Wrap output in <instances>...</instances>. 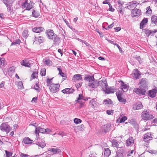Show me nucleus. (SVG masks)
<instances>
[{"instance_id":"19","label":"nucleus","mask_w":157,"mask_h":157,"mask_svg":"<svg viewBox=\"0 0 157 157\" xmlns=\"http://www.w3.org/2000/svg\"><path fill=\"white\" fill-rule=\"evenodd\" d=\"M157 92V90L155 89H154L149 91L148 95L150 97L153 98L155 96Z\"/></svg>"},{"instance_id":"16","label":"nucleus","mask_w":157,"mask_h":157,"mask_svg":"<svg viewBox=\"0 0 157 157\" xmlns=\"http://www.w3.org/2000/svg\"><path fill=\"white\" fill-rule=\"evenodd\" d=\"M33 141L27 137H25L23 139L22 142L26 144H31Z\"/></svg>"},{"instance_id":"25","label":"nucleus","mask_w":157,"mask_h":157,"mask_svg":"<svg viewBox=\"0 0 157 157\" xmlns=\"http://www.w3.org/2000/svg\"><path fill=\"white\" fill-rule=\"evenodd\" d=\"M54 40V44L55 45H58L60 41V39L59 37L56 34L55 35L53 38Z\"/></svg>"},{"instance_id":"41","label":"nucleus","mask_w":157,"mask_h":157,"mask_svg":"<svg viewBox=\"0 0 157 157\" xmlns=\"http://www.w3.org/2000/svg\"><path fill=\"white\" fill-rule=\"evenodd\" d=\"M43 62H44V63L47 65H50L51 64V63L52 62L49 59H46V60H43Z\"/></svg>"},{"instance_id":"13","label":"nucleus","mask_w":157,"mask_h":157,"mask_svg":"<svg viewBox=\"0 0 157 157\" xmlns=\"http://www.w3.org/2000/svg\"><path fill=\"white\" fill-rule=\"evenodd\" d=\"M84 79L87 81H89V82H90L94 81V78L93 75H85Z\"/></svg>"},{"instance_id":"20","label":"nucleus","mask_w":157,"mask_h":157,"mask_svg":"<svg viewBox=\"0 0 157 157\" xmlns=\"http://www.w3.org/2000/svg\"><path fill=\"white\" fill-rule=\"evenodd\" d=\"M141 75L140 73V71L137 69H135L133 73L132 76L135 78L137 79L139 78V77Z\"/></svg>"},{"instance_id":"21","label":"nucleus","mask_w":157,"mask_h":157,"mask_svg":"<svg viewBox=\"0 0 157 157\" xmlns=\"http://www.w3.org/2000/svg\"><path fill=\"white\" fill-rule=\"evenodd\" d=\"M134 143L133 138L132 137H129L128 140H126V145L129 146L132 145Z\"/></svg>"},{"instance_id":"5","label":"nucleus","mask_w":157,"mask_h":157,"mask_svg":"<svg viewBox=\"0 0 157 157\" xmlns=\"http://www.w3.org/2000/svg\"><path fill=\"white\" fill-rule=\"evenodd\" d=\"M59 87L60 85L59 84H52L50 86V90L53 93H56L59 90Z\"/></svg>"},{"instance_id":"54","label":"nucleus","mask_w":157,"mask_h":157,"mask_svg":"<svg viewBox=\"0 0 157 157\" xmlns=\"http://www.w3.org/2000/svg\"><path fill=\"white\" fill-rule=\"evenodd\" d=\"M135 59H136L138 60L139 63H142V60L140 56L136 57H135Z\"/></svg>"},{"instance_id":"12","label":"nucleus","mask_w":157,"mask_h":157,"mask_svg":"<svg viewBox=\"0 0 157 157\" xmlns=\"http://www.w3.org/2000/svg\"><path fill=\"white\" fill-rule=\"evenodd\" d=\"M111 125L109 123L105 125L101 128L102 132H104L105 133L109 132L110 130Z\"/></svg>"},{"instance_id":"42","label":"nucleus","mask_w":157,"mask_h":157,"mask_svg":"<svg viewBox=\"0 0 157 157\" xmlns=\"http://www.w3.org/2000/svg\"><path fill=\"white\" fill-rule=\"evenodd\" d=\"M74 121L76 124H78L81 123L82 120L79 119L75 118L74 119Z\"/></svg>"},{"instance_id":"14","label":"nucleus","mask_w":157,"mask_h":157,"mask_svg":"<svg viewBox=\"0 0 157 157\" xmlns=\"http://www.w3.org/2000/svg\"><path fill=\"white\" fill-rule=\"evenodd\" d=\"M72 80L73 82L82 81V75L79 74L75 75L73 76Z\"/></svg>"},{"instance_id":"26","label":"nucleus","mask_w":157,"mask_h":157,"mask_svg":"<svg viewBox=\"0 0 157 157\" xmlns=\"http://www.w3.org/2000/svg\"><path fill=\"white\" fill-rule=\"evenodd\" d=\"M88 86L92 88H95L98 87V82L94 80L92 82H89Z\"/></svg>"},{"instance_id":"35","label":"nucleus","mask_w":157,"mask_h":157,"mask_svg":"<svg viewBox=\"0 0 157 157\" xmlns=\"http://www.w3.org/2000/svg\"><path fill=\"white\" fill-rule=\"evenodd\" d=\"M103 104H104L105 105H106L107 104H111L112 103V101L110 99H108L107 100V99L104 100L103 101Z\"/></svg>"},{"instance_id":"22","label":"nucleus","mask_w":157,"mask_h":157,"mask_svg":"<svg viewBox=\"0 0 157 157\" xmlns=\"http://www.w3.org/2000/svg\"><path fill=\"white\" fill-rule=\"evenodd\" d=\"M32 30L34 32L40 33L44 31V29L42 27H35L32 29Z\"/></svg>"},{"instance_id":"8","label":"nucleus","mask_w":157,"mask_h":157,"mask_svg":"<svg viewBox=\"0 0 157 157\" xmlns=\"http://www.w3.org/2000/svg\"><path fill=\"white\" fill-rule=\"evenodd\" d=\"M47 34L48 38L51 40H53V37L56 34L54 33L52 30L49 29L47 30Z\"/></svg>"},{"instance_id":"37","label":"nucleus","mask_w":157,"mask_h":157,"mask_svg":"<svg viewBox=\"0 0 157 157\" xmlns=\"http://www.w3.org/2000/svg\"><path fill=\"white\" fill-rule=\"evenodd\" d=\"M21 42V41L19 39L13 41L11 45H14L16 44H19Z\"/></svg>"},{"instance_id":"49","label":"nucleus","mask_w":157,"mask_h":157,"mask_svg":"<svg viewBox=\"0 0 157 157\" xmlns=\"http://www.w3.org/2000/svg\"><path fill=\"white\" fill-rule=\"evenodd\" d=\"M46 73V69L44 68L41 71L40 74L42 76H45Z\"/></svg>"},{"instance_id":"50","label":"nucleus","mask_w":157,"mask_h":157,"mask_svg":"<svg viewBox=\"0 0 157 157\" xmlns=\"http://www.w3.org/2000/svg\"><path fill=\"white\" fill-rule=\"evenodd\" d=\"M84 97L83 96V95L82 94H80L79 95V97L77 98V100H75V101H78L81 99H83Z\"/></svg>"},{"instance_id":"58","label":"nucleus","mask_w":157,"mask_h":157,"mask_svg":"<svg viewBox=\"0 0 157 157\" xmlns=\"http://www.w3.org/2000/svg\"><path fill=\"white\" fill-rule=\"evenodd\" d=\"M53 78H52L51 79H49V78H48L46 82L47 84H50V85L51 84H52V82L51 81V80H52L53 79Z\"/></svg>"},{"instance_id":"2","label":"nucleus","mask_w":157,"mask_h":157,"mask_svg":"<svg viewBox=\"0 0 157 157\" xmlns=\"http://www.w3.org/2000/svg\"><path fill=\"white\" fill-rule=\"evenodd\" d=\"M142 118L144 120L148 121L154 118L153 115L149 113L147 110L144 111L141 114Z\"/></svg>"},{"instance_id":"46","label":"nucleus","mask_w":157,"mask_h":157,"mask_svg":"<svg viewBox=\"0 0 157 157\" xmlns=\"http://www.w3.org/2000/svg\"><path fill=\"white\" fill-rule=\"evenodd\" d=\"M146 10H147L146 13L147 14H151V13H152V10L151 9L150 6L147 7L146 8Z\"/></svg>"},{"instance_id":"60","label":"nucleus","mask_w":157,"mask_h":157,"mask_svg":"<svg viewBox=\"0 0 157 157\" xmlns=\"http://www.w3.org/2000/svg\"><path fill=\"white\" fill-rule=\"evenodd\" d=\"M69 27L70 29H71L74 32H75V33L77 32V31L75 28H73L72 26L70 25Z\"/></svg>"},{"instance_id":"61","label":"nucleus","mask_w":157,"mask_h":157,"mask_svg":"<svg viewBox=\"0 0 157 157\" xmlns=\"http://www.w3.org/2000/svg\"><path fill=\"white\" fill-rule=\"evenodd\" d=\"M114 23H113L112 24L108 26L107 28H105L106 30H108L109 29L112 28L113 26Z\"/></svg>"},{"instance_id":"39","label":"nucleus","mask_w":157,"mask_h":157,"mask_svg":"<svg viewBox=\"0 0 157 157\" xmlns=\"http://www.w3.org/2000/svg\"><path fill=\"white\" fill-rule=\"evenodd\" d=\"M115 157H124V155L122 153L118 151L117 152Z\"/></svg>"},{"instance_id":"32","label":"nucleus","mask_w":157,"mask_h":157,"mask_svg":"<svg viewBox=\"0 0 157 157\" xmlns=\"http://www.w3.org/2000/svg\"><path fill=\"white\" fill-rule=\"evenodd\" d=\"M151 23L157 25V16H153L151 17Z\"/></svg>"},{"instance_id":"7","label":"nucleus","mask_w":157,"mask_h":157,"mask_svg":"<svg viewBox=\"0 0 157 157\" xmlns=\"http://www.w3.org/2000/svg\"><path fill=\"white\" fill-rule=\"evenodd\" d=\"M116 94L117 96V98L120 102L125 103L126 102V99L122 97V94L121 93L120 91H118L116 93Z\"/></svg>"},{"instance_id":"30","label":"nucleus","mask_w":157,"mask_h":157,"mask_svg":"<svg viewBox=\"0 0 157 157\" xmlns=\"http://www.w3.org/2000/svg\"><path fill=\"white\" fill-rule=\"evenodd\" d=\"M35 41H38L39 44H40L44 41V38L41 36H39L38 37H35Z\"/></svg>"},{"instance_id":"51","label":"nucleus","mask_w":157,"mask_h":157,"mask_svg":"<svg viewBox=\"0 0 157 157\" xmlns=\"http://www.w3.org/2000/svg\"><path fill=\"white\" fill-rule=\"evenodd\" d=\"M134 152V150H133L128 151L127 155V156L129 157L131 156V155L133 154Z\"/></svg>"},{"instance_id":"34","label":"nucleus","mask_w":157,"mask_h":157,"mask_svg":"<svg viewBox=\"0 0 157 157\" xmlns=\"http://www.w3.org/2000/svg\"><path fill=\"white\" fill-rule=\"evenodd\" d=\"M21 64L24 66L28 67H29V66L30 65L29 63L28 62V61L27 60H23Z\"/></svg>"},{"instance_id":"47","label":"nucleus","mask_w":157,"mask_h":157,"mask_svg":"<svg viewBox=\"0 0 157 157\" xmlns=\"http://www.w3.org/2000/svg\"><path fill=\"white\" fill-rule=\"evenodd\" d=\"M127 119V117L126 116L123 117L120 119V123H123Z\"/></svg>"},{"instance_id":"53","label":"nucleus","mask_w":157,"mask_h":157,"mask_svg":"<svg viewBox=\"0 0 157 157\" xmlns=\"http://www.w3.org/2000/svg\"><path fill=\"white\" fill-rule=\"evenodd\" d=\"M75 102H78V103H79L80 104V106H79V107L81 108L83 107L84 105V102H82V101H75Z\"/></svg>"},{"instance_id":"18","label":"nucleus","mask_w":157,"mask_h":157,"mask_svg":"<svg viewBox=\"0 0 157 157\" xmlns=\"http://www.w3.org/2000/svg\"><path fill=\"white\" fill-rule=\"evenodd\" d=\"M75 90L71 88H66L62 90V92L64 94H69L72 93Z\"/></svg>"},{"instance_id":"1","label":"nucleus","mask_w":157,"mask_h":157,"mask_svg":"<svg viewBox=\"0 0 157 157\" xmlns=\"http://www.w3.org/2000/svg\"><path fill=\"white\" fill-rule=\"evenodd\" d=\"M148 81L147 79L145 78H143L139 80V87L147 90L148 89Z\"/></svg>"},{"instance_id":"36","label":"nucleus","mask_w":157,"mask_h":157,"mask_svg":"<svg viewBox=\"0 0 157 157\" xmlns=\"http://www.w3.org/2000/svg\"><path fill=\"white\" fill-rule=\"evenodd\" d=\"M39 13L37 12H36L35 10H33L32 12V15L33 17H37L39 16Z\"/></svg>"},{"instance_id":"4","label":"nucleus","mask_w":157,"mask_h":157,"mask_svg":"<svg viewBox=\"0 0 157 157\" xmlns=\"http://www.w3.org/2000/svg\"><path fill=\"white\" fill-rule=\"evenodd\" d=\"M147 90L142 88L139 87V88H135L133 89V92L136 94L140 96L145 95Z\"/></svg>"},{"instance_id":"27","label":"nucleus","mask_w":157,"mask_h":157,"mask_svg":"<svg viewBox=\"0 0 157 157\" xmlns=\"http://www.w3.org/2000/svg\"><path fill=\"white\" fill-rule=\"evenodd\" d=\"M121 87L122 89V90L124 92L127 91L128 89V87L127 86V85L126 84H125L124 83L121 81Z\"/></svg>"},{"instance_id":"23","label":"nucleus","mask_w":157,"mask_h":157,"mask_svg":"<svg viewBox=\"0 0 157 157\" xmlns=\"http://www.w3.org/2000/svg\"><path fill=\"white\" fill-rule=\"evenodd\" d=\"M48 151L52 152L53 154H58L61 152V150L59 148H49Z\"/></svg>"},{"instance_id":"10","label":"nucleus","mask_w":157,"mask_h":157,"mask_svg":"<svg viewBox=\"0 0 157 157\" xmlns=\"http://www.w3.org/2000/svg\"><path fill=\"white\" fill-rule=\"evenodd\" d=\"M138 4V3L136 1H134L129 3L127 8L128 9L132 10L133 9V8H135Z\"/></svg>"},{"instance_id":"55","label":"nucleus","mask_w":157,"mask_h":157,"mask_svg":"<svg viewBox=\"0 0 157 157\" xmlns=\"http://www.w3.org/2000/svg\"><path fill=\"white\" fill-rule=\"evenodd\" d=\"M109 11H111V12H114L115 10L113 8H112V6L111 5V4L110 3H109Z\"/></svg>"},{"instance_id":"38","label":"nucleus","mask_w":157,"mask_h":157,"mask_svg":"<svg viewBox=\"0 0 157 157\" xmlns=\"http://www.w3.org/2000/svg\"><path fill=\"white\" fill-rule=\"evenodd\" d=\"M143 106L142 103L141 102H140L137 104L136 109H140L142 108Z\"/></svg>"},{"instance_id":"48","label":"nucleus","mask_w":157,"mask_h":157,"mask_svg":"<svg viewBox=\"0 0 157 157\" xmlns=\"http://www.w3.org/2000/svg\"><path fill=\"white\" fill-rule=\"evenodd\" d=\"M28 33V31L27 30H24L22 33V35L24 37H26Z\"/></svg>"},{"instance_id":"24","label":"nucleus","mask_w":157,"mask_h":157,"mask_svg":"<svg viewBox=\"0 0 157 157\" xmlns=\"http://www.w3.org/2000/svg\"><path fill=\"white\" fill-rule=\"evenodd\" d=\"M103 91L107 94L110 93H113L114 92L113 89L111 87L105 88Z\"/></svg>"},{"instance_id":"9","label":"nucleus","mask_w":157,"mask_h":157,"mask_svg":"<svg viewBox=\"0 0 157 157\" xmlns=\"http://www.w3.org/2000/svg\"><path fill=\"white\" fill-rule=\"evenodd\" d=\"M98 86H100L102 88V90L103 91L105 89V88L107 87L108 86V84L106 81L104 82L102 81H100L98 82Z\"/></svg>"},{"instance_id":"57","label":"nucleus","mask_w":157,"mask_h":157,"mask_svg":"<svg viewBox=\"0 0 157 157\" xmlns=\"http://www.w3.org/2000/svg\"><path fill=\"white\" fill-rule=\"evenodd\" d=\"M113 110H107L106 111L108 115H111L113 114Z\"/></svg>"},{"instance_id":"11","label":"nucleus","mask_w":157,"mask_h":157,"mask_svg":"<svg viewBox=\"0 0 157 157\" xmlns=\"http://www.w3.org/2000/svg\"><path fill=\"white\" fill-rule=\"evenodd\" d=\"M35 132L36 135V136H38L39 133H45L44 128H42L40 126L38 127L35 128Z\"/></svg>"},{"instance_id":"17","label":"nucleus","mask_w":157,"mask_h":157,"mask_svg":"<svg viewBox=\"0 0 157 157\" xmlns=\"http://www.w3.org/2000/svg\"><path fill=\"white\" fill-rule=\"evenodd\" d=\"M141 13V10L137 9H132V15L133 17H136L139 16Z\"/></svg>"},{"instance_id":"15","label":"nucleus","mask_w":157,"mask_h":157,"mask_svg":"<svg viewBox=\"0 0 157 157\" xmlns=\"http://www.w3.org/2000/svg\"><path fill=\"white\" fill-rule=\"evenodd\" d=\"M152 138V137L151 136V133L148 132L144 135L143 140L144 141L147 142L150 140V139Z\"/></svg>"},{"instance_id":"31","label":"nucleus","mask_w":157,"mask_h":157,"mask_svg":"<svg viewBox=\"0 0 157 157\" xmlns=\"http://www.w3.org/2000/svg\"><path fill=\"white\" fill-rule=\"evenodd\" d=\"M111 142L112 143V145L113 147H119V144L118 143V142L117 141V140L113 139L112 140Z\"/></svg>"},{"instance_id":"62","label":"nucleus","mask_w":157,"mask_h":157,"mask_svg":"<svg viewBox=\"0 0 157 157\" xmlns=\"http://www.w3.org/2000/svg\"><path fill=\"white\" fill-rule=\"evenodd\" d=\"M18 86H19L20 88H21L23 86V85L22 84V83L21 82H20L18 83Z\"/></svg>"},{"instance_id":"6","label":"nucleus","mask_w":157,"mask_h":157,"mask_svg":"<svg viewBox=\"0 0 157 157\" xmlns=\"http://www.w3.org/2000/svg\"><path fill=\"white\" fill-rule=\"evenodd\" d=\"M33 2H30V3H29L28 2V0H26L25 2L22 3L21 6L23 8L26 7L25 10H29L33 8L32 3Z\"/></svg>"},{"instance_id":"3","label":"nucleus","mask_w":157,"mask_h":157,"mask_svg":"<svg viewBox=\"0 0 157 157\" xmlns=\"http://www.w3.org/2000/svg\"><path fill=\"white\" fill-rule=\"evenodd\" d=\"M1 130L3 132H5L8 133L10 131L12 130V128L10 127L7 123H2L0 126Z\"/></svg>"},{"instance_id":"63","label":"nucleus","mask_w":157,"mask_h":157,"mask_svg":"<svg viewBox=\"0 0 157 157\" xmlns=\"http://www.w3.org/2000/svg\"><path fill=\"white\" fill-rule=\"evenodd\" d=\"M63 20L65 22V23L66 24L67 26L68 27H69L70 26V25L69 23L68 22V21L66 20L65 19H64L63 18Z\"/></svg>"},{"instance_id":"40","label":"nucleus","mask_w":157,"mask_h":157,"mask_svg":"<svg viewBox=\"0 0 157 157\" xmlns=\"http://www.w3.org/2000/svg\"><path fill=\"white\" fill-rule=\"evenodd\" d=\"M5 60L4 58H0V65H1L2 67L4 66L5 65Z\"/></svg>"},{"instance_id":"43","label":"nucleus","mask_w":157,"mask_h":157,"mask_svg":"<svg viewBox=\"0 0 157 157\" xmlns=\"http://www.w3.org/2000/svg\"><path fill=\"white\" fill-rule=\"evenodd\" d=\"M37 75L38 73L37 71H34L31 75V77L33 79H34L37 77Z\"/></svg>"},{"instance_id":"44","label":"nucleus","mask_w":157,"mask_h":157,"mask_svg":"<svg viewBox=\"0 0 157 157\" xmlns=\"http://www.w3.org/2000/svg\"><path fill=\"white\" fill-rule=\"evenodd\" d=\"M145 33L146 34V36H149L151 34H152V31L149 30H147L145 32Z\"/></svg>"},{"instance_id":"28","label":"nucleus","mask_w":157,"mask_h":157,"mask_svg":"<svg viewBox=\"0 0 157 157\" xmlns=\"http://www.w3.org/2000/svg\"><path fill=\"white\" fill-rule=\"evenodd\" d=\"M148 19L147 18H144L140 24V28L142 29L145 24L147 22Z\"/></svg>"},{"instance_id":"29","label":"nucleus","mask_w":157,"mask_h":157,"mask_svg":"<svg viewBox=\"0 0 157 157\" xmlns=\"http://www.w3.org/2000/svg\"><path fill=\"white\" fill-rule=\"evenodd\" d=\"M104 155L105 157H108L111 154V151L109 148H105L104 149Z\"/></svg>"},{"instance_id":"64","label":"nucleus","mask_w":157,"mask_h":157,"mask_svg":"<svg viewBox=\"0 0 157 157\" xmlns=\"http://www.w3.org/2000/svg\"><path fill=\"white\" fill-rule=\"evenodd\" d=\"M21 157H28L29 155L27 154H24V153H21Z\"/></svg>"},{"instance_id":"52","label":"nucleus","mask_w":157,"mask_h":157,"mask_svg":"<svg viewBox=\"0 0 157 157\" xmlns=\"http://www.w3.org/2000/svg\"><path fill=\"white\" fill-rule=\"evenodd\" d=\"M6 7L7 8L8 11L10 12V14H13L14 12H13L11 11L10 6V5H8Z\"/></svg>"},{"instance_id":"56","label":"nucleus","mask_w":157,"mask_h":157,"mask_svg":"<svg viewBox=\"0 0 157 157\" xmlns=\"http://www.w3.org/2000/svg\"><path fill=\"white\" fill-rule=\"evenodd\" d=\"M82 82H80L79 83L76 84H75V86L77 88H80L82 85Z\"/></svg>"},{"instance_id":"33","label":"nucleus","mask_w":157,"mask_h":157,"mask_svg":"<svg viewBox=\"0 0 157 157\" xmlns=\"http://www.w3.org/2000/svg\"><path fill=\"white\" fill-rule=\"evenodd\" d=\"M35 144L42 148H44L46 146L45 143L43 142H36Z\"/></svg>"},{"instance_id":"45","label":"nucleus","mask_w":157,"mask_h":157,"mask_svg":"<svg viewBox=\"0 0 157 157\" xmlns=\"http://www.w3.org/2000/svg\"><path fill=\"white\" fill-rule=\"evenodd\" d=\"M40 89L39 87L38 83H36L34 87V89L38 91H40Z\"/></svg>"},{"instance_id":"59","label":"nucleus","mask_w":157,"mask_h":157,"mask_svg":"<svg viewBox=\"0 0 157 157\" xmlns=\"http://www.w3.org/2000/svg\"><path fill=\"white\" fill-rule=\"evenodd\" d=\"M118 11L119 12V13H120L122 15L124 13L122 11V7L120 6L119 8L118 9Z\"/></svg>"}]
</instances>
